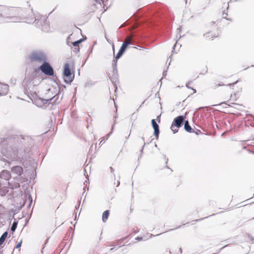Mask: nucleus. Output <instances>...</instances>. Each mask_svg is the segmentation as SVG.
<instances>
[{
	"label": "nucleus",
	"instance_id": "nucleus-54",
	"mask_svg": "<svg viewBox=\"0 0 254 254\" xmlns=\"http://www.w3.org/2000/svg\"><path fill=\"white\" fill-rule=\"evenodd\" d=\"M112 47H113V50L114 51V44H113Z\"/></svg>",
	"mask_w": 254,
	"mask_h": 254
},
{
	"label": "nucleus",
	"instance_id": "nucleus-43",
	"mask_svg": "<svg viewBox=\"0 0 254 254\" xmlns=\"http://www.w3.org/2000/svg\"><path fill=\"white\" fill-rule=\"evenodd\" d=\"M226 104L225 102H222L219 105Z\"/></svg>",
	"mask_w": 254,
	"mask_h": 254
},
{
	"label": "nucleus",
	"instance_id": "nucleus-26",
	"mask_svg": "<svg viewBox=\"0 0 254 254\" xmlns=\"http://www.w3.org/2000/svg\"><path fill=\"white\" fill-rule=\"evenodd\" d=\"M189 84H190V82H189V83H187V84H186V87H187L188 88L191 89L192 90H193L194 93H195V92H196V90H195V89H193V88H191V87H189Z\"/></svg>",
	"mask_w": 254,
	"mask_h": 254
},
{
	"label": "nucleus",
	"instance_id": "nucleus-46",
	"mask_svg": "<svg viewBox=\"0 0 254 254\" xmlns=\"http://www.w3.org/2000/svg\"><path fill=\"white\" fill-rule=\"evenodd\" d=\"M102 144H104V142H102V141H101L100 143H99V145H101Z\"/></svg>",
	"mask_w": 254,
	"mask_h": 254
},
{
	"label": "nucleus",
	"instance_id": "nucleus-14",
	"mask_svg": "<svg viewBox=\"0 0 254 254\" xmlns=\"http://www.w3.org/2000/svg\"><path fill=\"white\" fill-rule=\"evenodd\" d=\"M8 232L5 231L0 237V246L4 242L7 236Z\"/></svg>",
	"mask_w": 254,
	"mask_h": 254
},
{
	"label": "nucleus",
	"instance_id": "nucleus-27",
	"mask_svg": "<svg viewBox=\"0 0 254 254\" xmlns=\"http://www.w3.org/2000/svg\"><path fill=\"white\" fill-rule=\"evenodd\" d=\"M234 105H236L237 107H235L236 108L238 109H240V108L239 107H242V105H240V104H238L237 103H233Z\"/></svg>",
	"mask_w": 254,
	"mask_h": 254
},
{
	"label": "nucleus",
	"instance_id": "nucleus-36",
	"mask_svg": "<svg viewBox=\"0 0 254 254\" xmlns=\"http://www.w3.org/2000/svg\"><path fill=\"white\" fill-rule=\"evenodd\" d=\"M69 38V36L68 37V38L66 40V44L69 46H70V44H69V41L68 40V39Z\"/></svg>",
	"mask_w": 254,
	"mask_h": 254
},
{
	"label": "nucleus",
	"instance_id": "nucleus-33",
	"mask_svg": "<svg viewBox=\"0 0 254 254\" xmlns=\"http://www.w3.org/2000/svg\"><path fill=\"white\" fill-rule=\"evenodd\" d=\"M208 217L207 216V217H205L204 218H201V219H197V220H194V221H201V220H203L204 219H205V218H208Z\"/></svg>",
	"mask_w": 254,
	"mask_h": 254
},
{
	"label": "nucleus",
	"instance_id": "nucleus-11",
	"mask_svg": "<svg viewBox=\"0 0 254 254\" xmlns=\"http://www.w3.org/2000/svg\"><path fill=\"white\" fill-rule=\"evenodd\" d=\"M184 129L186 131L190 133L192 132L193 131V129L190 125L189 122L188 120L185 121L184 122Z\"/></svg>",
	"mask_w": 254,
	"mask_h": 254
},
{
	"label": "nucleus",
	"instance_id": "nucleus-39",
	"mask_svg": "<svg viewBox=\"0 0 254 254\" xmlns=\"http://www.w3.org/2000/svg\"><path fill=\"white\" fill-rule=\"evenodd\" d=\"M115 124H116V121L115 120V121H114V125H113V126H112V131L113 130V128H114V126H115Z\"/></svg>",
	"mask_w": 254,
	"mask_h": 254
},
{
	"label": "nucleus",
	"instance_id": "nucleus-7",
	"mask_svg": "<svg viewBox=\"0 0 254 254\" xmlns=\"http://www.w3.org/2000/svg\"><path fill=\"white\" fill-rule=\"evenodd\" d=\"M39 69L45 74L49 76L54 75V69L48 62L46 61L40 66Z\"/></svg>",
	"mask_w": 254,
	"mask_h": 254
},
{
	"label": "nucleus",
	"instance_id": "nucleus-19",
	"mask_svg": "<svg viewBox=\"0 0 254 254\" xmlns=\"http://www.w3.org/2000/svg\"><path fill=\"white\" fill-rule=\"evenodd\" d=\"M123 54H124V53H122V52H121V51L119 50L115 58L117 60H119L122 56V55Z\"/></svg>",
	"mask_w": 254,
	"mask_h": 254
},
{
	"label": "nucleus",
	"instance_id": "nucleus-57",
	"mask_svg": "<svg viewBox=\"0 0 254 254\" xmlns=\"http://www.w3.org/2000/svg\"><path fill=\"white\" fill-rule=\"evenodd\" d=\"M211 23H212L213 24H214L215 23V22L214 21H212Z\"/></svg>",
	"mask_w": 254,
	"mask_h": 254
},
{
	"label": "nucleus",
	"instance_id": "nucleus-5",
	"mask_svg": "<svg viewBox=\"0 0 254 254\" xmlns=\"http://www.w3.org/2000/svg\"><path fill=\"white\" fill-rule=\"evenodd\" d=\"M185 116L181 115L174 119L170 127L174 133H177L178 131V128L182 127L183 123L185 121Z\"/></svg>",
	"mask_w": 254,
	"mask_h": 254
},
{
	"label": "nucleus",
	"instance_id": "nucleus-23",
	"mask_svg": "<svg viewBox=\"0 0 254 254\" xmlns=\"http://www.w3.org/2000/svg\"><path fill=\"white\" fill-rule=\"evenodd\" d=\"M118 60L115 58L112 63V67H117V63Z\"/></svg>",
	"mask_w": 254,
	"mask_h": 254
},
{
	"label": "nucleus",
	"instance_id": "nucleus-29",
	"mask_svg": "<svg viewBox=\"0 0 254 254\" xmlns=\"http://www.w3.org/2000/svg\"><path fill=\"white\" fill-rule=\"evenodd\" d=\"M142 237H137L136 238H135V240H137V241H141L142 240Z\"/></svg>",
	"mask_w": 254,
	"mask_h": 254
},
{
	"label": "nucleus",
	"instance_id": "nucleus-30",
	"mask_svg": "<svg viewBox=\"0 0 254 254\" xmlns=\"http://www.w3.org/2000/svg\"><path fill=\"white\" fill-rule=\"evenodd\" d=\"M177 34H180L181 32V27H180L179 28H177Z\"/></svg>",
	"mask_w": 254,
	"mask_h": 254
},
{
	"label": "nucleus",
	"instance_id": "nucleus-61",
	"mask_svg": "<svg viewBox=\"0 0 254 254\" xmlns=\"http://www.w3.org/2000/svg\"><path fill=\"white\" fill-rule=\"evenodd\" d=\"M119 184H120V183L118 182V185L117 187L119 185Z\"/></svg>",
	"mask_w": 254,
	"mask_h": 254
},
{
	"label": "nucleus",
	"instance_id": "nucleus-52",
	"mask_svg": "<svg viewBox=\"0 0 254 254\" xmlns=\"http://www.w3.org/2000/svg\"><path fill=\"white\" fill-rule=\"evenodd\" d=\"M175 47H176V44H175L174 46V49L175 50Z\"/></svg>",
	"mask_w": 254,
	"mask_h": 254
},
{
	"label": "nucleus",
	"instance_id": "nucleus-18",
	"mask_svg": "<svg viewBox=\"0 0 254 254\" xmlns=\"http://www.w3.org/2000/svg\"><path fill=\"white\" fill-rule=\"evenodd\" d=\"M71 49H72V52L75 53V54H77L79 52L80 50L79 46L75 47L73 48L72 47H71Z\"/></svg>",
	"mask_w": 254,
	"mask_h": 254
},
{
	"label": "nucleus",
	"instance_id": "nucleus-55",
	"mask_svg": "<svg viewBox=\"0 0 254 254\" xmlns=\"http://www.w3.org/2000/svg\"><path fill=\"white\" fill-rule=\"evenodd\" d=\"M162 233H160V234H157V235H156V236H159V235H161V234H162Z\"/></svg>",
	"mask_w": 254,
	"mask_h": 254
},
{
	"label": "nucleus",
	"instance_id": "nucleus-15",
	"mask_svg": "<svg viewBox=\"0 0 254 254\" xmlns=\"http://www.w3.org/2000/svg\"><path fill=\"white\" fill-rule=\"evenodd\" d=\"M130 45V43L129 42H124L122 46L121 47L120 49H119L120 51H121L122 53H124L127 47V46Z\"/></svg>",
	"mask_w": 254,
	"mask_h": 254
},
{
	"label": "nucleus",
	"instance_id": "nucleus-47",
	"mask_svg": "<svg viewBox=\"0 0 254 254\" xmlns=\"http://www.w3.org/2000/svg\"><path fill=\"white\" fill-rule=\"evenodd\" d=\"M226 247V246H225L224 247H223L222 248H221V249H220V251H221L222 249H223V248H225V247Z\"/></svg>",
	"mask_w": 254,
	"mask_h": 254
},
{
	"label": "nucleus",
	"instance_id": "nucleus-22",
	"mask_svg": "<svg viewBox=\"0 0 254 254\" xmlns=\"http://www.w3.org/2000/svg\"><path fill=\"white\" fill-rule=\"evenodd\" d=\"M28 200L29 201V203L28 204V207H30L32 203V198L31 195L28 196Z\"/></svg>",
	"mask_w": 254,
	"mask_h": 254
},
{
	"label": "nucleus",
	"instance_id": "nucleus-63",
	"mask_svg": "<svg viewBox=\"0 0 254 254\" xmlns=\"http://www.w3.org/2000/svg\"><path fill=\"white\" fill-rule=\"evenodd\" d=\"M1 95V93L0 92V95Z\"/></svg>",
	"mask_w": 254,
	"mask_h": 254
},
{
	"label": "nucleus",
	"instance_id": "nucleus-28",
	"mask_svg": "<svg viewBox=\"0 0 254 254\" xmlns=\"http://www.w3.org/2000/svg\"><path fill=\"white\" fill-rule=\"evenodd\" d=\"M145 144H146V143L145 142H144L143 147L142 148L141 150H140L141 155H140V157H141V154L143 153V147L145 146Z\"/></svg>",
	"mask_w": 254,
	"mask_h": 254
},
{
	"label": "nucleus",
	"instance_id": "nucleus-45",
	"mask_svg": "<svg viewBox=\"0 0 254 254\" xmlns=\"http://www.w3.org/2000/svg\"><path fill=\"white\" fill-rule=\"evenodd\" d=\"M102 144H104V142H102V141H101L100 143H99V145H101Z\"/></svg>",
	"mask_w": 254,
	"mask_h": 254
},
{
	"label": "nucleus",
	"instance_id": "nucleus-42",
	"mask_svg": "<svg viewBox=\"0 0 254 254\" xmlns=\"http://www.w3.org/2000/svg\"><path fill=\"white\" fill-rule=\"evenodd\" d=\"M164 158H165V159H166V163L167 164V162H168V159L166 158L165 156H164Z\"/></svg>",
	"mask_w": 254,
	"mask_h": 254
},
{
	"label": "nucleus",
	"instance_id": "nucleus-44",
	"mask_svg": "<svg viewBox=\"0 0 254 254\" xmlns=\"http://www.w3.org/2000/svg\"><path fill=\"white\" fill-rule=\"evenodd\" d=\"M115 86V91L117 90V87L116 85H114Z\"/></svg>",
	"mask_w": 254,
	"mask_h": 254
},
{
	"label": "nucleus",
	"instance_id": "nucleus-2",
	"mask_svg": "<svg viewBox=\"0 0 254 254\" xmlns=\"http://www.w3.org/2000/svg\"><path fill=\"white\" fill-rule=\"evenodd\" d=\"M59 96L55 95L52 97L47 96V99L38 98L35 100L34 104L36 106L40 108H46L50 104H56L60 102Z\"/></svg>",
	"mask_w": 254,
	"mask_h": 254
},
{
	"label": "nucleus",
	"instance_id": "nucleus-62",
	"mask_svg": "<svg viewBox=\"0 0 254 254\" xmlns=\"http://www.w3.org/2000/svg\"><path fill=\"white\" fill-rule=\"evenodd\" d=\"M100 0L102 1V2H103V0Z\"/></svg>",
	"mask_w": 254,
	"mask_h": 254
},
{
	"label": "nucleus",
	"instance_id": "nucleus-24",
	"mask_svg": "<svg viewBox=\"0 0 254 254\" xmlns=\"http://www.w3.org/2000/svg\"><path fill=\"white\" fill-rule=\"evenodd\" d=\"M22 244V241H21L19 243H18L15 246L14 249H18L21 246Z\"/></svg>",
	"mask_w": 254,
	"mask_h": 254
},
{
	"label": "nucleus",
	"instance_id": "nucleus-3",
	"mask_svg": "<svg viewBox=\"0 0 254 254\" xmlns=\"http://www.w3.org/2000/svg\"><path fill=\"white\" fill-rule=\"evenodd\" d=\"M63 76L64 82L70 84L74 78V74L71 70L69 65L68 63H65L64 66Z\"/></svg>",
	"mask_w": 254,
	"mask_h": 254
},
{
	"label": "nucleus",
	"instance_id": "nucleus-48",
	"mask_svg": "<svg viewBox=\"0 0 254 254\" xmlns=\"http://www.w3.org/2000/svg\"><path fill=\"white\" fill-rule=\"evenodd\" d=\"M51 92H52L51 91ZM50 93H51V90L49 89V91H48V94H50Z\"/></svg>",
	"mask_w": 254,
	"mask_h": 254
},
{
	"label": "nucleus",
	"instance_id": "nucleus-59",
	"mask_svg": "<svg viewBox=\"0 0 254 254\" xmlns=\"http://www.w3.org/2000/svg\"><path fill=\"white\" fill-rule=\"evenodd\" d=\"M36 20H37V19L35 18V20H34V22H35L36 21Z\"/></svg>",
	"mask_w": 254,
	"mask_h": 254
},
{
	"label": "nucleus",
	"instance_id": "nucleus-35",
	"mask_svg": "<svg viewBox=\"0 0 254 254\" xmlns=\"http://www.w3.org/2000/svg\"><path fill=\"white\" fill-rule=\"evenodd\" d=\"M167 75V71H164L163 72V77H165Z\"/></svg>",
	"mask_w": 254,
	"mask_h": 254
},
{
	"label": "nucleus",
	"instance_id": "nucleus-6",
	"mask_svg": "<svg viewBox=\"0 0 254 254\" xmlns=\"http://www.w3.org/2000/svg\"><path fill=\"white\" fill-rule=\"evenodd\" d=\"M19 141L21 145L20 149L24 151L31 147L34 143L33 139L29 136H20Z\"/></svg>",
	"mask_w": 254,
	"mask_h": 254
},
{
	"label": "nucleus",
	"instance_id": "nucleus-58",
	"mask_svg": "<svg viewBox=\"0 0 254 254\" xmlns=\"http://www.w3.org/2000/svg\"><path fill=\"white\" fill-rule=\"evenodd\" d=\"M155 147H157V145L156 144H155Z\"/></svg>",
	"mask_w": 254,
	"mask_h": 254
},
{
	"label": "nucleus",
	"instance_id": "nucleus-8",
	"mask_svg": "<svg viewBox=\"0 0 254 254\" xmlns=\"http://www.w3.org/2000/svg\"><path fill=\"white\" fill-rule=\"evenodd\" d=\"M151 123L154 129V135L156 139H158L160 133L159 125L157 124L155 119H152L151 121Z\"/></svg>",
	"mask_w": 254,
	"mask_h": 254
},
{
	"label": "nucleus",
	"instance_id": "nucleus-13",
	"mask_svg": "<svg viewBox=\"0 0 254 254\" xmlns=\"http://www.w3.org/2000/svg\"><path fill=\"white\" fill-rule=\"evenodd\" d=\"M110 212L109 210H105L102 214V221L106 222L109 216Z\"/></svg>",
	"mask_w": 254,
	"mask_h": 254
},
{
	"label": "nucleus",
	"instance_id": "nucleus-25",
	"mask_svg": "<svg viewBox=\"0 0 254 254\" xmlns=\"http://www.w3.org/2000/svg\"><path fill=\"white\" fill-rule=\"evenodd\" d=\"M113 67V74H115L117 73V67Z\"/></svg>",
	"mask_w": 254,
	"mask_h": 254
},
{
	"label": "nucleus",
	"instance_id": "nucleus-40",
	"mask_svg": "<svg viewBox=\"0 0 254 254\" xmlns=\"http://www.w3.org/2000/svg\"><path fill=\"white\" fill-rule=\"evenodd\" d=\"M141 140H142V141H143V142H144V137L143 136H142V137H141Z\"/></svg>",
	"mask_w": 254,
	"mask_h": 254
},
{
	"label": "nucleus",
	"instance_id": "nucleus-31",
	"mask_svg": "<svg viewBox=\"0 0 254 254\" xmlns=\"http://www.w3.org/2000/svg\"><path fill=\"white\" fill-rule=\"evenodd\" d=\"M160 116H161V115L158 116L157 117V118H156V120L157 121V122L159 123L160 122Z\"/></svg>",
	"mask_w": 254,
	"mask_h": 254
},
{
	"label": "nucleus",
	"instance_id": "nucleus-4",
	"mask_svg": "<svg viewBox=\"0 0 254 254\" xmlns=\"http://www.w3.org/2000/svg\"><path fill=\"white\" fill-rule=\"evenodd\" d=\"M29 60L32 62L42 63L47 60L46 55L40 51H34L29 56Z\"/></svg>",
	"mask_w": 254,
	"mask_h": 254
},
{
	"label": "nucleus",
	"instance_id": "nucleus-32",
	"mask_svg": "<svg viewBox=\"0 0 254 254\" xmlns=\"http://www.w3.org/2000/svg\"><path fill=\"white\" fill-rule=\"evenodd\" d=\"M2 5H0V17H2Z\"/></svg>",
	"mask_w": 254,
	"mask_h": 254
},
{
	"label": "nucleus",
	"instance_id": "nucleus-21",
	"mask_svg": "<svg viewBox=\"0 0 254 254\" xmlns=\"http://www.w3.org/2000/svg\"><path fill=\"white\" fill-rule=\"evenodd\" d=\"M238 81L237 80L236 81H235V82H234L233 83H230V84H228L227 85L219 84L217 86H229L230 87H231V86H233L235 84H237Z\"/></svg>",
	"mask_w": 254,
	"mask_h": 254
},
{
	"label": "nucleus",
	"instance_id": "nucleus-34",
	"mask_svg": "<svg viewBox=\"0 0 254 254\" xmlns=\"http://www.w3.org/2000/svg\"><path fill=\"white\" fill-rule=\"evenodd\" d=\"M182 226H179L178 227H177L176 228H175V229H170L168 231H173L175 229H178V228H180Z\"/></svg>",
	"mask_w": 254,
	"mask_h": 254
},
{
	"label": "nucleus",
	"instance_id": "nucleus-17",
	"mask_svg": "<svg viewBox=\"0 0 254 254\" xmlns=\"http://www.w3.org/2000/svg\"><path fill=\"white\" fill-rule=\"evenodd\" d=\"M17 224H18V221H14L12 225H11V227L10 228V231L13 233L14 232H15V231L16 230V229L17 228Z\"/></svg>",
	"mask_w": 254,
	"mask_h": 254
},
{
	"label": "nucleus",
	"instance_id": "nucleus-38",
	"mask_svg": "<svg viewBox=\"0 0 254 254\" xmlns=\"http://www.w3.org/2000/svg\"><path fill=\"white\" fill-rule=\"evenodd\" d=\"M85 86H86V87H89V86H90V83H89V82H87V83H86V84H85Z\"/></svg>",
	"mask_w": 254,
	"mask_h": 254
},
{
	"label": "nucleus",
	"instance_id": "nucleus-20",
	"mask_svg": "<svg viewBox=\"0 0 254 254\" xmlns=\"http://www.w3.org/2000/svg\"><path fill=\"white\" fill-rule=\"evenodd\" d=\"M227 15H228L227 12H226L225 10H224V11H223V12L222 13V18H224V19H227L228 20L231 21L232 20L231 19L227 18Z\"/></svg>",
	"mask_w": 254,
	"mask_h": 254
},
{
	"label": "nucleus",
	"instance_id": "nucleus-49",
	"mask_svg": "<svg viewBox=\"0 0 254 254\" xmlns=\"http://www.w3.org/2000/svg\"><path fill=\"white\" fill-rule=\"evenodd\" d=\"M114 250V248H111V249H110V251H113Z\"/></svg>",
	"mask_w": 254,
	"mask_h": 254
},
{
	"label": "nucleus",
	"instance_id": "nucleus-53",
	"mask_svg": "<svg viewBox=\"0 0 254 254\" xmlns=\"http://www.w3.org/2000/svg\"><path fill=\"white\" fill-rule=\"evenodd\" d=\"M62 86H63V87H64V88H65V85H62Z\"/></svg>",
	"mask_w": 254,
	"mask_h": 254
},
{
	"label": "nucleus",
	"instance_id": "nucleus-1",
	"mask_svg": "<svg viewBox=\"0 0 254 254\" xmlns=\"http://www.w3.org/2000/svg\"><path fill=\"white\" fill-rule=\"evenodd\" d=\"M2 17L7 22H17L22 20V9L20 8L2 6Z\"/></svg>",
	"mask_w": 254,
	"mask_h": 254
},
{
	"label": "nucleus",
	"instance_id": "nucleus-60",
	"mask_svg": "<svg viewBox=\"0 0 254 254\" xmlns=\"http://www.w3.org/2000/svg\"><path fill=\"white\" fill-rule=\"evenodd\" d=\"M85 183H87V181H85V182L84 183V184H85Z\"/></svg>",
	"mask_w": 254,
	"mask_h": 254
},
{
	"label": "nucleus",
	"instance_id": "nucleus-56",
	"mask_svg": "<svg viewBox=\"0 0 254 254\" xmlns=\"http://www.w3.org/2000/svg\"><path fill=\"white\" fill-rule=\"evenodd\" d=\"M83 190H84V192L83 193V195L84 194V192H85V188H84Z\"/></svg>",
	"mask_w": 254,
	"mask_h": 254
},
{
	"label": "nucleus",
	"instance_id": "nucleus-64",
	"mask_svg": "<svg viewBox=\"0 0 254 254\" xmlns=\"http://www.w3.org/2000/svg\"><path fill=\"white\" fill-rule=\"evenodd\" d=\"M215 254V253H214V254Z\"/></svg>",
	"mask_w": 254,
	"mask_h": 254
},
{
	"label": "nucleus",
	"instance_id": "nucleus-12",
	"mask_svg": "<svg viewBox=\"0 0 254 254\" xmlns=\"http://www.w3.org/2000/svg\"><path fill=\"white\" fill-rule=\"evenodd\" d=\"M203 36L208 40L212 39L217 36L215 34H213L211 32H208L203 34Z\"/></svg>",
	"mask_w": 254,
	"mask_h": 254
},
{
	"label": "nucleus",
	"instance_id": "nucleus-9",
	"mask_svg": "<svg viewBox=\"0 0 254 254\" xmlns=\"http://www.w3.org/2000/svg\"><path fill=\"white\" fill-rule=\"evenodd\" d=\"M11 174L9 171L4 170L2 171L0 173V178L6 181V183L9 184L7 181L9 180V179L11 178Z\"/></svg>",
	"mask_w": 254,
	"mask_h": 254
},
{
	"label": "nucleus",
	"instance_id": "nucleus-37",
	"mask_svg": "<svg viewBox=\"0 0 254 254\" xmlns=\"http://www.w3.org/2000/svg\"><path fill=\"white\" fill-rule=\"evenodd\" d=\"M110 169H111V172L112 173H113L114 172V169L112 167H110Z\"/></svg>",
	"mask_w": 254,
	"mask_h": 254
},
{
	"label": "nucleus",
	"instance_id": "nucleus-10",
	"mask_svg": "<svg viewBox=\"0 0 254 254\" xmlns=\"http://www.w3.org/2000/svg\"><path fill=\"white\" fill-rule=\"evenodd\" d=\"M11 171L12 173L17 175L18 176H21L23 172L22 167L20 166H15L11 167Z\"/></svg>",
	"mask_w": 254,
	"mask_h": 254
},
{
	"label": "nucleus",
	"instance_id": "nucleus-50",
	"mask_svg": "<svg viewBox=\"0 0 254 254\" xmlns=\"http://www.w3.org/2000/svg\"><path fill=\"white\" fill-rule=\"evenodd\" d=\"M112 133V131L111 132H110L108 134V136L109 137L110 136V135Z\"/></svg>",
	"mask_w": 254,
	"mask_h": 254
},
{
	"label": "nucleus",
	"instance_id": "nucleus-41",
	"mask_svg": "<svg viewBox=\"0 0 254 254\" xmlns=\"http://www.w3.org/2000/svg\"><path fill=\"white\" fill-rule=\"evenodd\" d=\"M179 251H180V253H181V254L182 253V248H180L179 249Z\"/></svg>",
	"mask_w": 254,
	"mask_h": 254
},
{
	"label": "nucleus",
	"instance_id": "nucleus-16",
	"mask_svg": "<svg viewBox=\"0 0 254 254\" xmlns=\"http://www.w3.org/2000/svg\"><path fill=\"white\" fill-rule=\"evenodd\" d=\"M84 40V39H80L77 41L71 42V44L74 47L79 46V44Z\"/></svg>",
	"mask_w": 254,
	"mask_h": 254
},
{
	"label": "nucleus",
	"instance_id": "nucleus-51",
	"mask_svg": "<svg viewBox=\"0 0 254 254\" xmlns=\"http://www.w3.org/2000/svg\"><path fill=\"white\" fill-rule=\"evenodd\" d=\"M129 135H130V133L129 134V135L127 136L126 137V139H127L129 137Z\"/></svg>",
	"mask_w": 254,
	"mask_h": 254
}]
</instances>
